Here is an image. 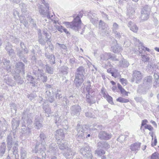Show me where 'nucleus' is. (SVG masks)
<instances>
[{
  "label": "nucleus",
  "instance_id": "4468645a",
  "mask_svg": "<svg viewBox=\"0 0 159 159\" xmlns=\"http://www.w3.org/2000/svg\"><path fill=\"white\" fill-rule=\"evenodd\" d=\"M81 111V107L78 105H73L70 107V113L72 116L79 115Z\"/></svg>",
  "mask_w": 159,
  "mask_h": 159
},
{
  "label": "nucleus",
  "instance_id": "6e6d98bb",
  "mask_svg": "<svg viewBox=\"0 0 159 159\" xmlns=\"http://www.w3.org/2000/svg\"><path fill=\"white\" fill-rule=\"evenodd\" d=\"M95 153H96L98 156H102L105 153V151L102 149L97 150L95 151Z\"/></svg>",
  "mask_w": 159,
  "mask_h": 159
},
{
  "label": "nucleus",
  "instance_id": "dca6fc26",
  "mask_svg": "<svg viewBox=\"0 0 159 159\" xmlns=\"http://www.w3.org/2000/svg\"><path fill=\"white\" fill-rule=\"evenodd\" d=\"M58 151V149L56 144L55 143H52L49 145L47 152L51 155L53 154H56L57 153Z\"/></svg>",
  "mask_w": 159,
  "mask_h": 159
},
{
  "label": "nucleus",
  "instance_id": "f3484780",
  "mask_svg": "<svg viewBox=\"0 0 159 159\" xmlns=\"http://www.w3.org/2000/svg\"><path fill=\"white\" fill-rule=\"evenodd\" d=\"M63 153L64 155L67 159H70L75 155V152L71 149L68 148Z\"/></svg>",
  "mask_w": 159,
  "mask_h": 159
},
{
  "label": "nucleus",
  "instance_id": "69168bd1",
  "mask_svg": "<svg viewBox=\"0 0 159 159\" xmlns=\"http://www.w3.org/2000/svg\"><path fill=\"white\" fill-rule=\"evenodd\" d=\"M142 60L144 62L148 61L149 60V57L148 56L145 55H142Z\"/></svg>",
  "mask_w": 159,
  "mask_h": 159
},
{
  "label": "nucleus",
  "instance_id": "5701e85b",
  "mask_svg": "<svg viewBox=\"0 0 159 159\" xmlns=\"http://www.w3.org/2000/svg\"><path fill=\"white\" fill-rule=\"evenodd\" d=\"M111 50L114 53H116L120 52L122 50V48L121 46L116 42L112 44Z\"/></svg>",
  "mask_w": 159,
  "mask_h": 159
},
{
  "label": "nucleus",
  "instance_id": "a878e982",
  "mask_svg": "<svg viewBox=\"0 0 159 159\" xmlns=\"http://www.w3.org/2000/svg\"><path fill=\"white\" fill-rule=\"evenodd\" d=\"M46 141L47 138L45 135L43 133H41L39 137L38 138L37 141H39L40 143L43 145H45L46 144Z\"/></svg>",
  "mask_w": 159,
  "mask_h": 159
},
{
  "label": "nucleus",
  "instance_id": "bf43d9fd",
  "mask_svg": "<svg viewBox=\"0 0 159 159\" xmlns=\"http://www.w3.org/2000/svg\"><path fill=\"white\" fill-rule=\"evenodd\" d=\"M8 53L9 56L11 57H15V53L14 52V50L12 48L11 49L7 52Z\"/></svg>",
  "mask_w": 159,
  "mask_h": 159
},
{
  "label": "nucleus",
  "instance_id": "7c9ffc66",
  "mask_svg": "<svg viewBox=\"0 0 159 159\" xmlns=\"http://www.w3.org/2000/svg\"><path fill=\"white\" fill-rule=\"evenodd\" d=\"M4 81L8 85L14 86L15 83L7 75L4 76Z\"/></svg>",
  "mask_w": 159,
  "mask_h": 159
},
{
  "label": "nucleus",
  "instance_id": "de8ad7c7",
  "mask_svg": "<svg viewBox=\"0 0 159 159\" xmlns=\"http://www.w3.org/2000/svg\"><path fill=\"white\" fill-rule=\"evenodd\" d=\"M10 107L12 112H13L14 113H16L17 109V107L16 104L14 103H11L10 105Z\"/></svg>",
  "mask_w": 159,
  "mask_h": 159
},
{
  "label": "nucleus",
  "instance_id": "c85d7f7f",
  "mask_svg": "<svg viewBox=\"0 0 159 159\" xmlns=\"http://www.w3.org/2000/svg\"><path fill=\"white\" fill-rule=\"evenodd\" d=\"M94 96V94L91 95L86 94V101L90 105L95 103L96 102V100L95 99Z\"/></svg>",
  "mask_w": 159,
  "mask_h": 159
},
{
  "label": "nucleus",
  "instance_id": "aec40b11",
  "mask_svg": "<svg viewBox=\"0 0 159 159\" xmlns=\"http://www.w3.org/2000/svg\"><path fill=\"white\" fill-rule=\"evenodd\" d=\"M3 64V68L6 70L8 72L11 70L10 61L9 60L4 58L2 60Z\"/></svg>",
  "mask_w": 159,
  "mask_h": 159
},
{
  "label": "nucleus",
  "instance_id": "774afa93",
  "mask_svg": "<svg viewBox=\"0 0 159 159\" xmlns=\"http://www.w3.org/2000/svg\"><path fill=\"white\" fill-rule=\"evenodd\" d=\"M85 116L88 118H94V116L90 112H87L85 113Z\"/></svg>",
  "mask_w": 159,
  "mask_h": 159
},
{
  "label": "nucleus",
  "instance_id": "c756f323",
  "mask_svg": "<svg viewBox=\"0 0 159 159\" xmlns=\"http://www.w3.org/2000/svg\"><path fill=\"white\" fill-rule=\"evenodd\" d=\"M141 143L139 142H136L132 144L130 146V148L133 152H137L140 149Z\"/></svg>",
  "mask_w": 159,
  "mask_h": 159
},
{
  "label": "nucleus",
  "instance_id": "9b49d317",
  "mask_svg": "<svg viewBox=\"0 0 159 159\" xmlns=\"http://www.w3.org/2000/svg\"><path fill=\"white\" fill-rule=\"evenodd\" d=\"M55 118V123L57 125H61L63 126H64V128L66 129H68L66 124L67 122V121L64 118L63 116H59L58 114H56Z\"/></svg>",
  "mask_w": 159,
  "mask_h": 159
},
{
  "label": "nucleus",
  "instance_id": "b1692460",
  "mask_svg": "<svg viewBox=\"0 0 159 159\" xmlns=\"http://www.w3.org/2000/svg\"><path fill=\"white\" fill-rule=\"evenodd\" d=\"M57 143L58 144V147L61 150H65L67 149L68 148L67 142L64 140H61L57 141Z\"/></svg>",
  "mask_w": 159,
  "mask_h": 159
},
{
  "label": "nucleus",
  "instance_id": "0e129e2a",
  "mask_svg": "<svg viewBox=\"0 0 159 159\" xmlns=\"http://www.w3.org/2000/svg\"><path fill=\"white\" fill-rule=\"evenodd\" d=\"M25 53V52L24 51H23L19 49L18 51L17 54L20 58L21 57H23V56H24V54Z\"/></svg>",
  "mask_w": 159,
  "mask_h": 159
},
{
  "label": "nucleus",
  "instance_id": "6e6552de",
  "mask_svg": "<svg viewBox=\"0 0 159 159\" xmlns=\"http://www.w3.org/2000/svg\"><path fill=\"white\" fill-rule=\"evenodd\" d=\"M80 151L84 157L87 158L88 159H92L93 156L91 149L87 144H85L80 149Z\"/></svg>",
  "mask_w": 159,
  "mask_h": 159
},
{
  "label": "nucleus",
  "instance_id": "a211bd4d",
  "mask_svg": "<svg viewBox=\"0 0 159 159\" xmlns=\"http://www.w3.org/2000/svg\"><path fill=\"white\" fill-rule=\"evenodd\" d=\"M100 60L101 61L107 60L109 59L115 60V57L112 56L110 53H105L101 54L100 56Z\"/></svg>",
  "mask_w": 159,
  "mask_h": 159
},
{
  "label": "nucleus",
  "instance_id": "4d7b16f0",
  "mask_svg": "<svg viewBox=\"0 0 159 159\" xmlns=\"http://www.w3.org/2000/svg\"><path fill=\"white\" fill-rule=\"evenodd\" d=\"M68 68L66 66H64L62 67L61 72L63 75H66L68 73Z\"/></svg>",
  "mask_w": 159,
  "mask_h": 159
},
{
  "label": "nucleus",
  "instance_id": "a19ab883",
  "mask_svg": "<svg viewBox=\"0 0 159 159\" xmlns=\"http://www.w3.org/2000/svg\"><path fill=\"white\" fill-rule=\"evenodd\" d=\"M86 90L88 93L86 94L91 95H93V93H94V91L93 89L92 88L90 84H89L88 85H87L86 86Z\"/></svg>",
  "mask_w": 159,
  "mask_h": 159
},
{
  "label": "nucleus",
  "instance_id": "9d476101",
  "mask_svg": "<svg viewBox=\"0 0 159 159\" xmlns=\"http://www.w3.org/2000/svg\"><path fill=\"white\" fill-rule=\"evenodd\" d=\"M44 146L40 143L39 142L37 141L35 148L33 150V152L35 153H39V154L41 155L43 157L44 154L45 155V151L46 148Z\"/></svg>",
  "mask_w": 159,
  "mask_h": 159
},
{
  "label": "nucleus",
  "instance_id": "e433bc0d",
  "mask_svg": "<svg viewBox=\"0 0 159 159\" xmlns=\"http://www.w3.org/2000/svg\"><path fill=\"white\" fill-rule=\"evenodd\" d=\"M94 15L93 14L89 13L88 14V17L90 20V21L93 24H95L96 22L97 18L95 16V14Z\"/></svg>",
  "mask_w": 159,
  "mask_h": 159
},
{
  "label": "nucleus",
  "instance_id": "e2e57ef3",
  "mask_svg": "<svg viewBox=\"0 0 159 159\" xmlns=\"http://www.w3.org/2000/svg\"><path fill=\"white\" fill-rule=\"evenodd\" d=\"M119 28V25L116 23H114L113 25V27L112 28L113 32H116Z\"/></svg>",
  "mask_w": 159,
  "mask_h": 159
},
{
  "label": "nucleus",
  "instance_id": "49530a36",
  "mask_svg": "<svg viewBox=\"0 0 159 159\" xmlns=\"http://www.w3.org/2000/svg\"><path fill=\"white\" fill-rule=\"evenodd\" d=\"M46 72L48 73L52 74L53 73V69L52 67L49 66L48 65H46Z\"/></svg>",
  "mask_w": 159,
  "mask_h": 159
},
{
  "label": "nucleus",
  "instance_id": "cd10ccee",
  "mask_svg": "<svg viewBox=\"0 0 159 159\" xmlns=\"http://www.w3.org/2000/svg\"><path fill=\"white\" fill-rule=\"evenodd\" d=\"M127 25L129 28L130 30L136 33L137 32L138 27L135 23L130 21L128 23Z\"/></svg>",
  "mask_w": 159,
  "mask_h": 159
},
{
  "label": "nucleus",
  "instance_id": "393cba45",
  "mask_svg": "<svg viewBox=\"0 0 159 159\" xmlns=\"http://www.w3.org/2000/svg\"><path fill=\"white\" fill-rule=\"evenodd\" d=\"M38 70L39 72V74L38 76L37 80H38L39 81H42L44 83L47 81V77L45 75L44 73L42 72L43 70H39L38 68Z\"/></svg>",
  "mask_w": 159,
  "mask_h": 159
},
{
  "label": "nucleus",
  "instance_id": "09e8293b",
  "mask_svg": "<svg viewBox=\"0 0 159 159\" xmlns=\"http://www.w3.org/2000/svg\"><path fill=\"white\" fill-rule=\"evenodd\" d=\"M116 101L122 103H127L129 102L128 99H125L122 97H120L116 99Z\"/></svg>",
  "mask_w": 159,
  "mask_h": 159
},
{
  "label": "nucleus",
  "instance_id": "3c124183",
  "mask_svg": "<svg viewBox=\"0 0 159 159\" xmlns=\"http://www.w3.org/2000/svg\"><path fill=\"white\" fill-rule=\"evenodd\" d=\"M99 28L102 30H105L107 28L105 23L101 20L99 21Z\"/></svg>",
  "mask_w": 159,
  "mask_h": 159
},
{
  "label": "nucleus",
  "instance_id": "473e14b6",
  "mask_svg": "<svg viewBox=\"0 0 159 159\" xmlns=\"http://www.w3.org/2000/svg\"><path fill=\"white\" fill-rule=\"evenodd\" d=\"M43 108L45 111V113H46V116L48 117H49L50 114L51 113V111L49 105L47 104L44 103L43 104Z\"/></svg>",
  "mask_w": 159,
  "mask_h": 159
},
{
  "label": "nucleus",
  "instance_id": "423d86ee",
  "mask_svg": "<svg viewBox=\"0 0 159 159\" xmlns=\"http://www.w3.org/2000/svg\"><path fill=\"white\" fill-rule=\"evenodd\" d=\"M38 40L39 43L42 46L45 45L46 43L48 44L49 43H51V34L47 33V31L43 30V32L41 30H38Z\"/></svg>",
  "mask_w": 159,
  "mask_h": 159
},
{
  "label": "nucleus",
  "instance_id": "2f4dec72",
  "mask_svg": "<svg viewBox=\"0 0 159 159\" xmlns=\"http://www.w3.org/2000/svg\"><path fill=\"white\" fill-rule=\"evenodd\" d=\"M97 147L98 148H103L105 149H108L110 147V145L106 142L101 141L98 143Z\"/></svg>",
  "mask_w": 159,
  "mask_h": 159
},
{
  "label": "nucleus",
  "instance_id": "ddd939ff",
  "mask_svg": "<svg viewBox=\"0 0 159 159\" xmlns=\"http://www.w3.org/2000/svg\"><path fill=\"white\" fill-rule=\"evenodd\" d=\"M143 76V75L140 71L135 70L134 71L132 81L135 82L136 83L139 84L141 82Z\"/></svg>",
  "mask_w": 159,
  "mask_h": 159
},
{
  "label": "nucleus",
  "instance_id": "0eeeda50",
  "mask_svg": "<svg viewBox=\"0 0 159 159\" xmlns=\"http://www.w3.org/2000/svg\"><path fill=\"white\" fill-rule=\"evenodd\" d=\"M76 130L77 132L76 138L78 141L79 139H83L85 137L87 138L90 136V134L88 133V129L79 124L76 127Z\"/></svg>",
  "mask_w": 159,
  "mask_h": 159
},
{
  "label": "nucleus",
  "instance_id": "39448f33",
  "mask_svg": "<svg viewBox=\"0 0 159 159\" xmlns=\"http://www.w3.org/2000/svg\"><path fill=\"white\" fill-rule=\"evenodd\" d=\"M38 40L39 43L42 46L45 45L46 43L48 44L49 43H51V34L47 33V31L43 30V32L41 30H38Z\"/></svg>",
  "mask_w": 159,
  "mask_h": 159
},
{
  "label": "nucleus",
  "instance_id": "338daca9",
  "mask_svg": "<svg viewBox=\"0 0 159 159\" xmlns=\"http://www.w3.org/2000/svg\"><path fill=\"white\" fill-rule=\"evenodd\" d=\"M20 13L19 11L16 10H14L13 11V15L14 17L17 18V17H19Z\"/></svg>",
  "mask_w": 159,
  "mask_h": 159
},
{
  "label": "nucleus",
  "instance_id": "79ce46f5",
  "mask_svg": "<svg viewBox=\"0 0 159 159\" xmlns=\"http://www.w3.org/2000/svg\"><path fill=\"white\" fill-rule=\"evenodd\" d=\"M1 126L0 127V132H5L7 129V124L5 121H3L1 123Z\"/></svg>",
  "mask_w": 159,
  "mask_h": 159
},
{
  "label": "nucleus",
  "instance_id": "5fc2aeb1",
  "mask_svg": "<svg viewBox=\"0 0 159 159\" xmlns=\"http://www.w3.org/2000/svg\"><path fill=\"white\" fill-rule=\"evenodd\" d=\"M19 18H20V23L23 24L25 26V25L27 24L28 22L25 19V16H20Z\"/></svg>",
  "mask_w": 159,
  "mask_h": 159
},
{
  "label": "nucleus",
  "instance_id": "ea45409f",
  "mask_svg": "<svg viewBox=\"0 0 159 159\" xmlns=\"http://www.w3.org/2000/svg\"><path fill=\"white\" fill-rule=\"evenodd\" d=\"M120 65L123 67H127L129 66V63L126 60L123 59L120 61Z\"/></svg>",
  "mask_w": 159,
  "mask_h": 159
},
{
  "label": "nucleus",
  "instance_id": "c9c22d12",
  "mask_svg": "<svg viewBox=\"0 0 159 159\" xmlns=\"http://www.w3.org/2000/svg\"><path fill=\"white\" fill-rule=\"evenodd\" d=\"M135 13L134 8L132 7L129 8L127 9V15H128L130 18H132V16Z\"/></svg>",
  "mask_w": 159,
  "mask_h": 159
},
{
  "label": "nucleus",
  "instance_id": "f257e3e1",
  "mask_svg": "<svg viewBox=\"0 0 159 159\" xmlns=\"http://www.w3.org/2000/svg\"><path fill=\"white\" fill-rule=\"evenodd\" d=\"M33 111L31 106L29 107L24 110L22 114L21 120L22 127H27L26 133L28 136H30L31 134L30 127L32 125V121L31 118Z\"/></svg>",
  "mask_w": 159,
  "mask_h": 159
},
{
  "label": "nucleus",
  "instance_id": "8fccbe9b",
  "mask_svg": "<svg viewBox=\"0 0 159 159\" xmlns=\"http://www.w3.org/2000/svg\"><path fill=\"white\" fill-rule=\"evenodd\" d=\"M151 11V8L149 6L147 5L145 6L142 9L141 11H143L145 13H149Z\"/></svg>",
  "mask_w": 159,
  "mask_h": 159
},
{
  "label": "nucleus",
  "instance_id": "c03bdc74",
  "mask_svg": "<svg viewBox=\"0 0 159 159\" xmlns=\"http://www.w3.org/2000/svg\"><path fill=\"white\" fill-rule=\"evenodd\" d=\"M20 153L21 159H26L27 152L24 148H21V149Z\"/></svg>",
  "mask_w": 159,
  "mask_h": 159
},
{
  "label": "nucleus",
  "instance_id": "72a5a7b5",
  "mask_svg": "<svg viewBox=\"0 0 159 159\" xmlns=\"http://www.w3.org/2000/svg\"><path fill=\"white\" fill-rule=\"evenodd\" d=\"M141 11V16L140 17L141 20L142 21L147 20L149 17V13H145Z\"/></svg>",
  "mask_w": 159,
  "mask_h": 159
},
{
  "label": "nucleus",
  "instance_id": "7ed1b4c3",
  "mask_svg": "<svg viewBox=\"0 0 159 159\" xmlns=\"http://www.w3.org/2000/svg\"><path fill=\"white\" fill-rule=\"evenodd\" d=\"M13 133L12 134L10 133L7 136V146L9 148V150H10V149L11 147H13L12 150L11 151L13 153V157H15L16 159H19V155L17 154V150L18 145L17 143L16 142H14V139L15 137H13Z\"/></svg>",
  "mask_w": 159,
  "mask_h": 159
},
{
  "label": "nucleus",
  "instance_id": "13d9d810",
  "mask_svg": "<svg viewBox=\"0 0 159 159\" xmlns=\"http://www.w3.org/2000/svg\"><path fill=\"white\" fill-rule=\"evenodd\" d=\"M128 136L126 135H121L119 136V137L117 139V141H120L121 142L123 141V139H124V140H127V138L128 137Z\"/></svg>",
  "mask_w": 159,
  "mask_h": 159
},
{
  "label": "nucleus",
  "instance_id": "37998d69",
  "mask_svg": "<svg viewBox=\"0 0 159 159\" xmlns=\"http://www.w3.org/2000/svg\"><path fill=\"white\" fill-rule=\"evenodd\" d=\"M6 148L5 143L4 142L2 143L0 148V156H2L5 153Z\"/></svg>",
  "mask_w": 159,
  "mask_h": 159
},
{
  "label": "nucleus",
  "instance_id": "20e7f679",
  "mask_svg": "<svg viewBox=\"0 0 159 159\" xmlns=\"http://www.w3.org/2000/svg\"><path fill=\"white\" fill-rule=\"evenodd\" d=\"M85 69L81 66L77 69L75 73V79L74 83L76 87L78 88L83 82L84 79V75L85 74Z\"/></svg>",
  "mask_w": 159,
  "mask_h": 159
},
{
  "label": "nucleus",
  "instance_id": "2eb2a0df",
  "mask_svg": "<svg viewBox=\"0 0 159 159\" xmlns=\"http://www.w3.org/2000/svg\"><path fill=\"white\" fill-rule=\"evenodd\" d=\"M98 137L101 140H108L111 138V134L106 131H101L99 132Z\"/></svg>",
  "mask_w": 159,
  "mask_h": 159
},
{
  "label": "nucleus",
  "instance_id": "052dcab7",
  "mask_svg": "<svg viewBox=\"0 0 159 159\" xmlns=\"http://www.w3.org/2000/svg\"><path fill=\"white\" fill-rule=\"evenodd\" d=\"M20 46L21 48L25 52V53L27 54L28 53L29 51L25 46L24 43L21 42L20 43Z\"/></svg>",
  "mask_w": 159,
  "mask_h": 159
},
{
  "label": "nucleus",
  "instance_id": "680f3d73",
  "mask_svg": "<svg viewBox=\"0 0 159 159\" xmlns=\"http://www.w3.org/2000/svg\"><path fill=\"white\" fill-rule=\"evenodd\" d=\"M151 159H159V154L156 152L153 153L151 155Z\"/></svg>",
  "mask_w": 159,
  "mask_h": 159
},
{
  "label": "nucleus",
  "instance_id": "1a4fd4ad",
  "mask_svg": "<svg viewBox=\"0 0 159 159\" xmlns=\"http://www.w3.org/2000/svg\"><path fill=\"white\" fill-rule=\"evenodd\" d=\"M55 97L56 99L61 100V105L66 106L69 103V101L66 96L63 98L62 92L60 90L57 89L55 93Z\"/></svg>",
  "mask_w": 159,
  "mask_h": 159
},
{
  "label": "nucleus",
  "instance_id": "bb28decb",
  "mask_svg": "<svg viewBox=\"0 0 159 159\" xmlns=\"http://www.w3.org/2000/svg\"><path fill=\"white\" fill-rule=\"evenodd\" d=\"M26 77L27 80L30 82V83L32 84L33 86H36V80L32 76L30 73H28L27 74Z\"/></svg>",
  "mask_w": 159,
  "mask_h": 159
},
{
  "label": "nucleus",
  "instance_id": "412c9836",
  "mask_svg": "<svg viewBox=\"0 0 159 159\" xmlns=\"http://www.w3.org/2000/svg\"><path fill=\"white\" fill-rule=\"evenodd\" d=\"M45 56L46 58L48 59L49 62L51 65H53L55 63V57L53 54H50L48 52H45Z\"/></svg>",
  "mask_w": 159,
  "mask_h": 159
},
{
  "label": "nucleus",
  "instance_id": "6ab92c4d",
  "mask_svg": "<svg viewBox=\"0 0 159 159\" xmlns=\"http://www.w3.org/2000/svg\"><path fill=\"white\" fill-rule=\"evenodd\" d=\"M55 136L57 141L63 140L64 134L63 130L61 129L57 130Z\"/></svg>",
  "mask_w": 159,
  "mask_h": 159
},
{
  "label": "nucleus",
  "instance_id": "f8f14e48",
  "mask_svg": "<svg viewBox=\"0 0 159 159\" xmlns=\"http://www.w3.org/2000/svg\"><path fill=\"white\" fill-rule=\"evenodd\" d=\"M152 77L151 76H148L145 78L144 82L142 86L141 85H139V87L140 88L141 90H142L144 89L145 91L148 90L150 88V84H151L152 82Z\"/></svg>",
  "mask_w": 159,
  "mask_h": 159
},
{
  "label": "nucleus",
  "instance_id": "58836bf2",
  "mask_svg": "<svg viewBox=\"0 0 159 159\" xmlns=\"http://www.w3.org/2000/svg\"><path fill=\"white\" fill-rule=\"evenodd\" d=\"M34 125L35 128L37 129H40L43 126L41 121L39 120L38 118H36L35 119Z\"/></svg>",
  "mask_w": 159,
  "mask_h": 159
},
{
  "label": "nucleus",
  "instance_id": "a18cd8bd",
  "mask_svg": "<svg viewBox=\"0 0 159 159\" xmlns=\"http://www.w3.org/2000/svg\"><path fill=\"white\" fill-rule=\"evenodd\" d=\"M143 43H139V47H140V46H141V50H140V48H139V52L140 53H142L143 50L144 51H147L148 52H150V50L149 48L145 47L144 46H143Z\"/></svg>",
  "mask_w": 159,
  "mask_h": 159
},
{
  "label": "nucleus",
  "instance_id": "603ef678",
  "mask_svg": "<svg viewBox=\"0 0 159 159\" xmlns=\"http://www.w3.org/2000/svg\"><path fill=\"white\" fill-rule=\"evenodd\" d=\"M20 6L22 12H25L26 11L27 8L25 4L21 2L20 4Z\"/></svg>",
  "mask_w": 159,
  "mask_h": 159
},
{
  "label": "nucleus",
  "instance_id": "4c0bfd02",
  "mask_svg": "<svg viewBox=\"0 0 159 159\" xmlns=\"http://www.w3.org/2000/svg\"><path fill=\"white\" fill-rule=\"evenodd\" d=\"M14 77L15 80H16V82L18 84H22L23 83L24 81L23 80L20 76L19 74L14 76Z\"/></svg>",
  "mask_w": 159,
  "mask_h": 159
},
{
  "label": "nucleus",
  "instance_id": "864d4df0",
  "mask_svg": "<svg viewBox=\"0 0 159 159\" xmlns=\"http://www.w3.org/2000/svg\"><path fill=\"white\" fill-rule=\"evenodd\" d=\"M115 34L116 38L117 39H120L122 37L124 36V34L121 33L116 31L113 33Z\"/></svg>",
  "mask_w": 159,
  "mask_h": 159
},
{
  "label": "nucleus",
  "instance_id": "4be33fe9",
  "mask_svg": "<svg viewBox=\"0 0 159 159\" xmlns=\"http://www.w3.org/2000/svg\"><path fill=\"white\" fill-rule=\"evenodd\" d=\"M25 65L22 62H19L17 63L16 68L15 72L17 74H19L20 72L24 71Z\"/></svg>",
  "mask_w": 159,
  "mask_h": 159
},
{
  "label": "nucleus",
  "instance_id": "f704fd0d",
  "mask_svg": "<svg viewBox=\"0 0 159 159\" xmlns=\"http://www.w3.org/2000/svg\"><path fill=\"white\" fill-rule=\"evenodd\" d=\"M13 129H15L19 125V121L17 118L13 119L11 121Z\"/></svg>",
  "mask_w": 159,
  "mask_h": 159
},
{
  "label": "nucleus",
  "instance_id": "f03ea898",
  "mask_svg": "<svg viewBox=\"0 0 159 159\" xmlns=\"http://www.w3.org/2000/svg\"><path fill=\"white\" fill-rule=\"evenodd\" d=\"M83 16V12L80 11L78 14L73 15V17L74 19L73 21L70 22H66L64 24L67 28L78 30L80 27L81 24V18Z\"/></svg>",
  "mask_w": 159,
  "mask_h": 159
}]
</instances>
